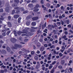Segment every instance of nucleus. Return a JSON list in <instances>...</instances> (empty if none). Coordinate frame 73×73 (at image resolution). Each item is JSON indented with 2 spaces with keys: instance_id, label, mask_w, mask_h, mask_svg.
<instances>
[{
  "instance_id": "f257e3e1",
  "label": "nucleus",
  "mask_w": 73,
  "mask_h": 73,
  "mask_svg": "<svg viewBox=\"0 0 73 73\" xmlns=\"http://www.w3.org/2000/svg\"><path fill=\"white\" fill-rule=\"evenodd\" d=\"M5 11L7 12H8L9 11V5L8 3L7 7H6Z\"/></svg>"
},
{
  "instance_id": "f03ea898",
  "label": "nucleus",
  "mask_w": 73,
  "mask_h": 73,
  "mask_svg": "<svg viewBox=\"0 0 73 73\" xmlns=\"http://www.w3.org/2000/svg\"><path fill=\"white\" fill-rule=\"evenodd\" d=\"M16 3L15 4V3H14V4H13L12 5V7H15L16 6H17V4L19 3V1L17 0L16 2Z\"/></svg>"
},
{
  "instance_id": "7ed1b4c3",
  "label": "nucleus",
  "mask_w": 73,
  "mask_h": 73,
  "mask_svg": "<svg viewBox=\"0 0 73 73\" xmlns=\"http://www.w3.org/2000/svg\"><path fill=\"white\" fill-rule=\"evenodd\" d=\"M37 65L36 66V68L37 69H38L40 67V64L39 62H37Z\"/></svg>"
},
{
  "instance_id": "20e7f679",
  "label": "nucleus",
  "mask_w": 73,
  "mask_h": 73,
  "mask_svg": "<svg viewBox=\"0 0 73 73\" xmlns=\"http://www.w3.org/2000/svg\"><path fill=\"white\" fill-rule=\"evenodd\" d=\"M11 41L12 42H15L16 41V39L15 38H11L10 39Z\"/></svg>"
},
{
  "instance_id": "39448f33",
  "label": "nucleus",
  "mask_w": 73,
  "mask_h": 73,
  "mask_svg": "<svg viewBox=\"0 0 73 73\" xmlns=\"http://www.w3.org/2000/svg\"><path fill=\"white\" fill-rule=\"evenodd\" d=\"M18 44H14L15 46H13L12 47L13 49H17V48H18Z\"/></svg>"
},
{
  "instance_id": "423d86ee",
  "label": "nucleus",
  "mask_w": 73,
  "mask_h": 73,
  "mask_svg": "<svg viewBox=\"0 0 73 73\" xmlns=\"http://www.w3.org/2000/svg\"><path fill=\"white\" fill-rule=\"evenodd\" d=\"M2 52H1L2 54H7V51L4 49H3L2 50Z\"/></svg>"
},
{
  "instance_id": "0eeeda50",
  "label": "nucleus",
  "mask_w": 73,
  "mask_h": 73,
  "mask_svg": "<svg viewBox=\"0 0 73 73\" xmlns=\"http://www.w3.org/2000/svg\"><path fill=\"white\" fill-rule=\"evenodd\" d=\"M23 32H22L23 33H27V34H28V30L24 29L23 31Z\"/></svg>"
},
{
  "instance_id": "6e6552de",
  "label": "nucleus",
  "mask_w": 73,
  "mask_h": 73,
  "mask_svg": "<svg viewBox=\"0 0 73 73\" xmlns=\"http://www.w3.org/2000/svg\"><path fill=\"white\" fill-rule=\"evenodd\" d=\"M7 24L8 25V27H9L11 28V27H12V24L10 23V22H8Z\"/></svg>"
},
{
  "instance_id": "1a4fd4ad",
  "label": "nucleus",
  "mask_w": 73,
  "mask_h": 73,
  "mask_svg": "<svg viewBox=\"0 0 73 73\" xmlns=\"http://www.w3.org/2000/svg\"><path fill=\"white\" fill-rule=\"evenodd\" d=\"M6 49L8 52H10L11 51V48L8 46L6 47Z\"/></svg>"
},
{
  "instance_id": "9d476101",
  "label": "nucleus",
  "mask_w": 73,
  "mask_h": 73,
  "mask_svg": "<svg viewBox=\"0 0 73 73\" xmlns=\"http://www.w3.org/2000/svg\"><path fill=\"white\" fill-rule=\"evenodd\" d=\"M65 60H62L60 61V64L61 65H64L65 64Z\"/></svg>"
},
{
  "instance_id": "9b49d317",
  "label": "nucleus",
  "mask_w": 73,
  "mask_h": 73,
  "mask_svg": "<svg viewBox=\"0 0 73 73\" xmlns=\"http://www.w3.org/2000/svg\"><path fill=\"white\" fill-rule=\"evenodd\" d=\"M44 49L45 48H44V47L43 46H42L40 48V51L42 52L43 51H44Z\"/></svg>"
},
{
  "instance_id": "f8f14e48",
  "label": "nucleus",
  "mask_w": 73,
  "mask_h": 73,
  "mask_svg": "<svg viewBox=\"0 0 73 73\" xmlns=\"http://www.w3.org/2000/svg\"><path fill=\"white\" fill-rule=\"evenodd\" d=\"M38 18L37 17H33L32 18V19H33V21H35V20H38Z\"/></svg>"
},
{
  "instance_id": "ddd939ff",
  "label": "nucleus",
  "mask_w": 73,
  "mask_h": 73,
  "mask_svg": "<svg viewBox=\"0 0 73 73\" xmlns=\"http://www.w3.org/2000/svg\"><path fill=\"white\" fill-rule=\"evenodd\" d=\"M20 17V15H15L14 16V17L15 19H17L18 17Z\"/></svg>"
},
{
  "instance_id": "4468645a",
  "label": "nucleus",
  "mask_w": 73,
  "mask_h": 73,
  "mask_svg": "<svg viewBox=\"0 0 73 73\" xmlns=\"http://www.w3.org/2000/svg\"><path fill=\"white\" fill-rule=\"evenodd\" d=\"M28 36H32V35H33V33H32V32H29L28 33Z\"/></svg>"
},
{
  "instance_id": "2eb2a0df",
  "label": "nucleus",
  "mask_w": 73,
  "mask_h": 73,
  "mask_svg": "<svg viewBox=\"0 0 73 73\" xmlns=\"http://www.w3.org/2000/svg\"><path fill=\"white\" fill-rule=\"evenodd\" d=\"M2 4L4 5V1H0V6H1Z\"/></svg>"
},
{
  "instance_id": "dca6fc26",
  "label": "nucleus",
  "mask_w": 73,
  "mask_h": 73,
  "mask_svg": "<svg viewBox=\"0 0 73 73\" xmlns=\"http://www.w3.org/2000/svg\"><path fill=\"white\" fill-rule=\"evenodd\" d=\"M13 32H14V34L15 35V36H17V32H16V31L14 30L13 31Z\"/></svg>"
},
{
  "instance_id": "f3484780",
  "label": "nucleus",
  "mask_w": 73,
  "mask_h": 73,
  "mask_svg": "<svg viewBox=\"0 0 73 73\" xmlns=\"http://www.w3.org/2000/svg\"><path fill=\"white\" fill-rule=\"evenodd\" d=\"M50 66H49V69H52V68H53V65H52V64H50Z\"/></svg>"
},
{
  "instance_id": "a211bd4d",
  "label": "nucleus",
  "mask_w": 73,
  "mask_h": 73,
  "mask_svg": "<svg viewBox=\"0 0 73 73\" xmlns=\"http://www.w3.org/2000/svg\"><path fill=\"white\" fill-rule=\"evenodd\" d=\"M32 16L29 15L27 17V20H28V19H31V18H32Z\"/></svg>"
},
{
  "instance_id": "6ab92c4d",
  "label": "nucleus",
  "mask_w": 73,
  "mask_h": 73,
  "mask_svg": "<svg viewBox=\"0 0 73 73\" xmlns=\"http://www.w3.org/2000/svg\"><path fill=\"white\" fill-rule=\"evenodd\" d=\"M36 24V22H33L32 23V26H35Z\"/></svg>"
},
{
  "instance_id": "aec40b11",
  "label": "nucleus",
  "mask_w": 73,
  "mask_h": 73,
  "mask_svg": "<svg viewBox=\"0 0 73 73\" xmlns=\"http://www.w3.org/2000/svg\"><path fill=\"white\" fill-rule=\"evenodd\" d=\"M21 19V17H19L18 18V23H20V22H21L20 21Z\"/></svg>"
},
{
  "instance_id": "412c9836",
  "label": "nucleus",
  "mask_w": 73,
  "mask_h": 73,
  "mask_svg": "<svg viewBox=\"0 0 73 73\" xmlns=\"http://www.w3.org/2000/svg\"><path fill=\"white\" fill-rule=\"evenodd\" d=\"M21 33H23V32H21V31H18L17 32V34L18 35H21Z\"/></svg>"
},
{
  "instance_id": "4be33fe9",
  "label": "nucleus",
  "mask_w": 73,
  "mask_h": 73,
  "mask_svg": "<svg viewBox=\"0 0 73 73\" xmlns=\"http://www.w3.org/2000/svg\"><path fill=\"white\" fill-rule=\"evenodd\" d=\"M54 67H53V68L51 71L50 73H53L54 72Z\"/></svg>"
},
{
  "instance_id": "5701e85b",
  "label": "nucleus",
  "mask_w": 73,
  "mask_h": 73,
  "mask_svg": "<svg viewBox=\"0 0 73 73\" xmlns=\"http://www.w3.org/2000/svg\"><path fill=\"white\" fill-rule=\"evenodd\" d=\"M39 11V9H34L33 10L34 12H38Z\"/></svg>"
},
{
  "instance_id": "b1692460",
  "label": "nucleus",
  "mask_w": 73,
  "mask_h": 73,
  "mask_svg": "<svg viewBox=\"0 0 73 73\" xmlns=\"http://www.w3.org/2000/svg\"><path fill=\"white\" fill-rule=\"evenodd\" d=\"M66 23H67V24H69L70 23V22L69 21V19H68L66 21Z\"/></svg>"
},
{
  "instance_id": "393cba45",
  "label": "nucleus",
  "mask_w": 73,
  "mask_h": 73,
  "mask_svg": "<svg viewBox=\"0 0 73 73\" xmlns=\"http://www.w3.org/2000/svg\"><path fill=\"white\" fill-rule=\"evenodd\" d=\"M11 33V31H7V36H9V34Z\"/></svg>"
},
{
  "instance_id": "a878e982",
  "label": "nucleus",
  "mask_w": 73,
  "mask_h": 73,
  "mask_svg": "<svg viewBox=\"0 0 73 73\" xmlns=\"http://www.w3.org/2000/svg\"><path fill=\"white\" fill-rule=\"evenodd\" d=\"M37 46H38V47H40L41 46V44L40 42L38 43Z\"/></svg>"
},
{
  "instance_id": "bb28decb",
  "label": "nucleus",
  "mask_w": 73,
  "mask_h": 73,
  "mask_svg": "<svg viewBox=\"0 0 73 73\" xmlns=\"http://www.w3.org/2000/svg\"><path fill=\"white\" fill-rule=\"evenodd\" d=\"M22 36H28V35L27 34H23L21 35Z\"/></svg>"
},
{
  "instance_id": "cd10ccee",
  "label": "nucleus",
  "mask_w": 73,
  "mask_h": 73,
  "mask_svg": "<svg viewBox=\"0 0 73 73\" xmlns=\"http://www.w3.org/2000/svg\"><path fill=\"white\" fill-rule=\"evenodd\" d=\"M58 68L59 69H62V66H61V65H60L58 66Z\"/></svg>"
},
{
  "instance_id": "c85d7f7f",
  "label": "nucleus",
  "mask_w": 73,
  "mask_h": 73,
  "mask_svg": "<svg viewBox=\"0 0 73 73\" xmlns=\"http://www.w3.org/2000/svg\"><path fill=\"white\" fill-rule=\"evenodd\" d=\"M26 25L27 26H29V25H30V22L28 21L26 23Z\"/></svg>"
},
{
  "instance_id": "c756f323",
  "label": "nucleus",
  "mask_w": 73,
  "mask_h": 73,
  "mask_svg": "<svg viewBox=\"0 0 73 73\" xmlns=\"http://www.w3.org/2000/svg\"><path fill=\"white\" fill-rule=\"evenodd\" d=\"M20 9L21 11H24V9L23 7H21Z\"/></svg>"
},
{
  "instance_id": "7c9ffc66",
  "label": "nucleus",
  "mask_w": 73,
  "mask_h": 73,
  "mask_svg": "<svg viewBox=\"0 0 73 73\" xmlns=\"http://www.w3.org/2000/svg\"><path fill=\"white\" fill-rule=\"evenodd\" d=\"M31 28L32 29H37V28H38V27H31Z\"/></svg>"
},
{
  "instance_id": "2f4dec72",
  "label": "nucleus",
  "mask_w": 73,
  "mask_h": 73,
  "mask_svg": "<svg viewBox=\"0 0 73 73\" xmlns=\"http://www.w3.org/2000/svg\"><path fill=\"white\" fill-rule=\"evenodd\" d=\"M28 6L29 7H33V4H29L28 5Z\"/></svg>"
},
{
  "instance_id": "473e14b6",
  "label": "nucleus",
  "mask_w": 73,
  "mask_h": 73,
  "mask_svg": "<svg viewBox=\"0 0 73 73\" xmlns=\"http://www.w3.org/2000/svg\"><path fill=\"white\" fill-rule=\"evenodd\" d=\"M6 32H5L3 33H2V35L3 36H5L6 35Z\"/></svg>"
},
{
  "instance_id": "72a5a7b5",
  "label": "nucleus",
  "mask_w": 73,
  "mask_h": 73,
  "mask_svg": "<svg viewBox=\"0 0 73 73\" xmlns=\"http://www.w3.org/2000/svg\"><path fill=\"white\" fill-rule=\"evenodd\" d=\"M34 58L36 60H38V57L37 56H35L34 57Z\"/></svg>"
},
{
  "instance_id": "f704fd0d",
  "label": "nucleus",
  "mask_w": 73,
  "mask_h": 73,
  "mask_svg": "<svg viewBox=\"0 0 73 73\" xmlns=\"http://www.w3.org/2000/svg\"><path fill=\"white\" fill-rule=\"evenodd\" d=\"M21 50L22 51H23V52H26V50L25 48H23Z\"/></svg>"
},
{
  "instance_id": "c9c22d12",
  "label": "nucleus",
  "mask_w": 73,
  "mask_h": 73,
  "mask_svg": "<svg viewBox=\"0 0 73 73\" xmlns=\"http://www.w3.org/2000/svg\"><path fill=\"white\" fill-rule=\"evenodd\" d=\"M56 24H57L58 26H60L61 25V22H57Z\"/></svg>"
},
{
  "instance_id": "e433bc0d",
  "label": "nucleus",
  "mask_w": 73,
  "mask_h": 73,
  "mask_svg": "<svg viewBox=\"0 0 73 73\" xmlns=\"http://www.w3.org/2000/svg\"><path fill=\"white\" fill-rule=\"evenodd\" d=\"M55 48V46L54 45H52L51 46H50V48L51 49H52V48Z\"/></svg>"
},
{
  "instance_id": "4c0bfd02",
  "label": "nucleus",
  "mask_w": 73,
  "mask_h": 73,
  "mask_svg": "<svg viewBox=\"0 0 73 73\" xmlns=\"http://www.w3.org/2000/svg\"><path fill=\"white\" fill-rule=\"evenodd\" d=\"M8 19L9 20H11V17L10 16H9L8 17Z\"/></svg>"
},
{
  "instance_id": "58836bf2",
  "label": "nucleus",
  "mask_w": 73,
  "mask_h": 73,
  "mask_svg": "<svg viewBox=\"0 0 73 73\" xmlns=\"http://www.w3.org/2000/svg\"><path fill=\"white\" fill-rule=\"evenodd\" d=\"M50 28H51V25H48V29H49Z\"/></svg>"
},
{
  "instance_id": "ea45409f",
  "label": "nucleus",
  "mask_w": 73,
  "mask_h": 73,
  "mask_svg": "<svg viewBox=\"0 0 73 73\" xmlns=\"http://www.w3.org/2000/svg\"><path fill=\"white\" fill-rule=\"evenodd\" d=\"M3 68L4 69H5L6 68V67H5V66H4V65H3L1 67V68Z\"/></svg>"
},
{
  "instance_id": "a19ab883",
  "label": "nucleus",
  "mask_w": 73,
  "mask_h": 73,
  "mask_svg": "<svg viewBox=\"0 0 73 73\" xmlns=\"http://www.w3.org/2000/svg\"><path fill=\"white\" fill-rule=\"evenodd\" d=\"M71 27H72V26L71 25V24H70L67 25V27L68 28H71Z\"/></svg>"
},
{
  "instance_id": "79ce46f5",
  "label": "nucleus",
  "mask_w": 73,
  "mask_h": 73,
  "mask_svg": "<svg viewBox=\"0 0 73 73\" xmlns=\"http://www.w3.org/2000/svg\"><path fill=\"white\" fill-rule=\"evenodd\" d=\"M59 56H60V57H61L63 56V54H62V53H60L59 54Z\"/></svg>"
},
{
  "instance_id": "37998d69",
  "label": "nucleus",
  "mask_w": 73,
  "mask_h": 73,
  "mask_svg": "<svg viewBox=\"0 0 73 73\" xmlns=\"http://www.w3.org/2000/svg\"><path fill=\"white\" fill-rule=\"evenodd\" d=\"M4 43V42L2 40H0V44H3Z\"/></svg>"
},
{
  "instance_id": "c03bdc74",
  "label": "nucleus",
  "mask_w": 73,
  "mask_h": 73,
  "mask_svg": "<svg viewBox=\"0 0 73 73\" xmlns=\"http://www.w3.org/2000/svg\"><path fill=\"white\" fill-rule=\"evenodd\" d=\"M30 31L31 32H35V30L33 29H31L30 30Z\"/></svg>"
},
{
  "instance_id": "a18cd8bd",
  "label": "nucleus",
  "mask_w": 73,
  "mask_h": 73,
  "mask_svg": "<svg viewBox=\"0 0 73 73\" xmlns=\"http://www.w3.org/2000/svg\"><path fill=\"white\" fill-rule=\"evenodd\" d=\"M56 61H54L52 63V65H54V64H56Z\"/></svg>"
},
{
  "instance_id": "49530a36",
  "label": "nucleus",
  "mask_w": 73,
  "mask_h": 73,
  "mask_svg": "<svg viewBox=\"0 0 73 73\" xmlns=\"http://www.w3.org/2000/svg\"><path fill=\"white\" fill-rule=\"evenodd\" d=\"M69 70H70V72H72L73 71V69H72V68H70L69 69Z\"/></svg>"
},
{
  "instance_id": "de8ad7c7",
  "label": "nucleus",
  "mask_w": 73,
  "mask_h": 73,
  "mask_svg": "<svg viewBox=\"0 0 73 73\" xmlns=\"http://www.w3.org/2000/svg\"><path fill=\"white\" fill-rule=\"evenodd\" d=\"M39 7V5L37 4L36 5L35 7V8H38Z\"/></svg>"
},
{
  "instance_id": "09e8293b",
  "label": "nucleus",
  "mask_w": 73,
  "mask_h": 73,
  "mask_svg": "<svg viewBox=\"0 0 73 73\" xmlns=\"http://www.w3.org/2000/svg\"><path fill=\"white\" fill-rule=\"evenodd\" d=\"M28 11H26L23 12V13L24 14H25V13H28Z\"/></svg>"
},
{
  "instance_id": "8fccbe9b",
  "label": "nucleus",
  "mask_w": 73,
  "mask_h": 73,
  "mask_svg": "<svg viewBox=\"0 0 73 73\" xmlns=\"http://www.w3.org/2000/svg\"><path fill=\"white\" fill-rule=\"evenodd\" d=\"M12 14H13L14 13H15V10L14 9L12 11Z\"/></svg>"
},
{
  "instance_id": "3c124183",
  "label": "nucleus",
  "mask_w": 73,
  "mask_h": 73,
  "mask_svg": "<svg viewBox=\"0 0 73 73\" xmlns=\"http://www.w3.org/2000/svg\"><path fill=\"white\" fill-rule=\"evenodd\" d=\"M44 1L43 0H41L40 1V3H41V4H44Z\"/></svg>"
},
{
  "instance_id": "603ef678",
  "label": "nucleus",
  "mask_w": 73,
  "mask_h": 73,
  "mask_svg": "<svg viewBox=\"0 0 73 73\" xmlns=\"http://www.w3.org/2000/svg\"><path fill=\"white\" fill-rule=\"evenodd\" d=\"M66 37V35H64L63 37H62V38H63V39H65Z\"/></svg>"
},
{
  "instance_id": "864d4df0",
  "label": "nucleus",
  "mask_w": 73,
  "mask_h": 73,
  "mask_svg": "<svg viewBox=\"0 0 73 73\" xmlns=\"http://www.w3.org/2000/svg\"><path fill=\"white\" fill-rule=\"evenodd\" d=\"M70 50H71L69 48L67 51V52L68 53H69V52H70Z\"/></svg>"
},
{
  "instance_id": "5fc2aeb1",
  "label": "nucleus",
  "mask_w": 73,
  "mask_h": 73,
  "mask_svg": "<svg viewBox=\"0 0 73 73\" xmlns=\"http://www.w3.org/2000/svg\"><path fill=\"white\" fill-rule=\"evenodd\" d=\"M46 5L47 7H50V5L49 3H48Z\"/></svg>"
},
{
  "instance_id": "6e6d98bb",
  "label": "nucleus",
  "mask_w": 73,
  "mask_h": 73,
  "mask_svg": "<svg viewBox=\"0 0 73 73\" xmlns=\"http://www.w3.org/2000/svg\"><path fill=\"white\" fill-rule=\"evenodd\" d=\"M21 47H22V46H21L20 45L18 44V48H21Z\"/></svg>"
},
{
  "instance_id": "4d7b16f0",
  "label": "nucleus",
  "mask_w": 73,
  "mask_h": 73,
  "mask_svg": "<svg viewBox=\"0 0 73 73\" xmlns=\"http://www.w3.org/2000/svg\"><path fill=\"white\" fill-rule=\"evenodd\" d=\"M60 7V5L59 4H57V6H56V8H57L58 7Z\"/></svg>"
},
{
  "instance_id": "13d9d810",
  "label": "nucleus",
  "mask_w": 73,
  "mask_h": 73,
  "mask_svg": "<svg viewBox=\"0 0 73 73\" xmlns=\"http://www.w3.org/2000/svg\"><path fill=\"white\" fill-rule=\"evenodd\" d=\"M66 56H63L62 57L60 58V59H61L62 60V59H64V58Z\"/></svg>"
},
{
  "instance_id": "bf43d9fd",
  "label": "nucleus",
  "mask_w": 73,
  "mask_h": 73,
  "mask_svg": "<svg viewBox=\"0 0 73 73\" xmlns=\"http://www.w3.org/2000/svg\"><path fill=\"white\" fill-rule=\"evenodd\" d=\"M62 49H63V50H64L65 49V48L64 47V46H62Z\"/></svg>"
},
{
  "instance_id": "052dcab7",
  "label": "nucleus",
  "mask_w": 73,
  "mask_h": 73,
  "mask_svg": "<svg viewBox=\"0 0 73 73\" xmlns=\"http://www.w3.org/2000/svg\"><path fill=\"white\" fill-rule=\"evenodd\" d=\"M16 13H18V14H19V13H20V10H17V11Z\"/></svg>"
},
{
  "instance_id": "680f3d73",
  "label": "nucleus",
  "mask_w": 73,
  "mask_h": 73,
  "mask_svg": "<svg viewBox=\"0 0 73 73\" xmlns=\"http://www.w3.org/2000/svg\"><path fill=\"white\" fill-rule=\"evenodd\" d=\"M1 73H4L5 72H4V70H2L1 71Z\"/></svg>"
},
{
  "instance_id": "e2e57ef3",
  "label": "nucleus",
  "mask_w": 73,
  "mask_h": 73,
  "mask_svg": "<svg viewBox=\"0 0 73 73\" xmlns=\"http://www.w3.org/2000/svg\"><path fill=\"white\" fill-rule=\"evenodd\" d=\"M39 41L40 42H42L43 41L42 39H40L39 40Z\"/></svg>"
},
{
  "instance_id": "0e129e2a",
  "label": "nucleus",
  "mask_w": 73,
  "mask_h": 73,
  "mask_svg": "<svg viewBox=\"0 0 73 73\" xmlns=\"http://www.w3.org/2000/svg\"><path fill=\"white\" fill-rule=\"evenodd\" d=\"M28 41V39H25L24 40L25 42H27Z\"/></svg>"
},
{
  "instance_id": "69168bd1",
  "label": "nucleus",
  "mask_w": 73,
  "mask_h": 73,
  "mask_svg": "<svg viewBox=\"0 0 73 73\" xmlns=\"http://www.w3.org/2000/svg\"><path fill=\"white\" fill-rule=\"evenodd\" d=\"M62 18V17L61 15L59 16V19H61Z\"/></svg>"
},
{
  "instance_id": "338daca9",
  "label": "nucleus",
  "mask_w": 73,
  "mask_h": 73,
  "mask_svg": "<svg viewBox=\"0 0 73 73\" xmlns=\"http://www.w3.org/2000/svg\"><path fill=\"white\" fill-rule=\"evenodd\" d=\"M14 9H20V8L19 7H17L14 8Z\"/></svg>"
},
{
  "instance_id": "774afa93",
  "label": "nucleus",
  "mask_w": 73,
  "mask_h": 73,
  "mask_svg": "<svg viewBox=\"0 0 73 73\" xmlns=\"http://www.w3.org/2000/svg\"><path fill=\"white\" fill-rule=\"evenodd\" d=\"M64 34H65V35H68V32L67 31H65L64 32Z\"/></svg>"
}]
</instances>
